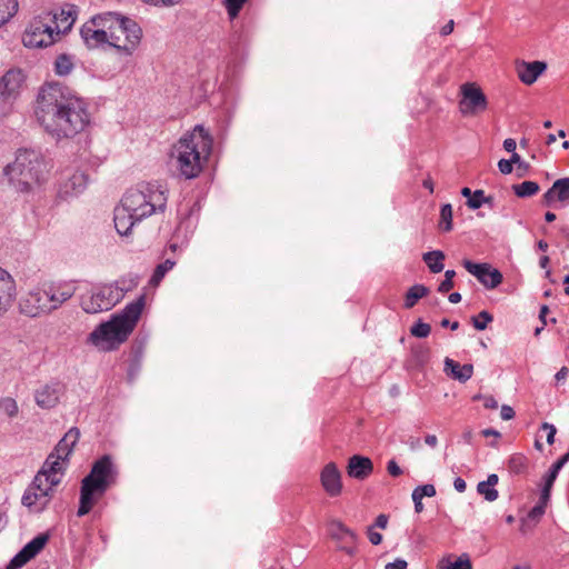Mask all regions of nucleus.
I'll use <instances>...</instances> for the list:
<instances>
[{"mask_svg":"<svg viewBox=\"0 0 569 569\" xmlns=\"http://www.w3.org/2000/svg\"><path fill=\"white\" fill-rule=\"evenodd\" d=\"M34 114L43 129L58 140L74 137L90 122L87 103L60 83L41 87Z\"/></svg>","mask_w":569,"mask_h":569,"instance_id":"obj_1","label":"nucleus"},{"mask_svg":"<svg viewBox=\"0 0 569 569\" xmlns=\"http://www.w3.org/2000/svg\"><path fill=\"white\" fill-rule=\"evenodd\" d=\"M212 150V138L202 126L184 133L171 149V160L186 179L197 178Z\"/></svg>","mask_w":569,"mask_h":569,"instance_id":"obj_2","label":"nucleus"},{"mask_svg":"<svg viewBox=\"0 0 569 569\" xmlns=\"http://www.w3.org/2000/svg\"><path fill=\"white\" fill-rule=\"evenodd\" d=\"M142 315V296L122 311L113 313L110 320L100 323L88 336V342L101 351H112L126 342Z\"/></svg>","mask_w":569,"mask_h":569,"instance_id":"obj_3","label":"nucleus"},{"mask_svg":"<svg viewBox=\"0 0 569 569\" xmlns=\"http://www.w3.org/2000/svg\"><path fill=\"white\" fill-rule=\"evenodd\" d=\"M49 166L42 154L34 150H19L13 162L7 164L3 174L18 191L28 192L44 182Z\"/></svg>","mask_w":569,"mask_h":569,"instance_id":"obj_4","label":"nucleus"},{"mask_svg":"<svg viewBox=\"0 0 569 569\" xmlns=\"http://www.w3.org/2000/svg\"><path fill=\"white\" fill-rule=\"evenodd\" d=\"M117 478L118 468L109 455L94 461L89 475L81 481L78 516L87 515L106 491L117 482Z\"/></svg>","mask_w":569,"mask_h":569,"instance_id":"obj_5","label":"nucleus"},{"mask_svg":"<svg viewBox=\"0 0 569 569\" xmlns=\"http://www.w3.org/2000/svg\"><path fill=\"white\" fill-rule=\"evenodd\" d=\"M132 283L118 280L112 283L98 284L81 298V308L87 313H98L112 309L120 302L124 293L131 290Z\"/></svg>","mask_w":569,"mask_h":569,"instance_id":"obj_6","label":"nucleus"},{"mask_svg":"<svg viewBox=\"0 0 569 569\" xmlns=\"http://www.w3.org/2000/svg\"><path fill=\"white\" fill-rule=\"evenodd\" d=\"M108 22L111 24L109 31L110 47L119 51L131 53L141 39V28L128 17L117 12H108Z\"/></svg>","mask_w":569,"mask_h":569,"instance_id":"obj_7","label":"nucleus"},{"mask_svg":"<svg viewBox=\"0 0 569 569\" xmlns=\"http://www.w3.org/2000/svg\"><path fill=\"white\" fill-rule=\"evenodd\" d=\"M59 33L57 14L43 12L30 21L23 33L22 42L29 48H44L51 46Z\"/></svg>","mask_w":569,"mask_h":569,"instance_id":"obj_8","label":"nucleus"},{"mask_svg":"<svg viewBox=\"0 0 569 569\" xmlns=\"http://www.w3.org/2000/svg\"><path fill=\"white\" fill-rule=\"evenodd\" d=\"M57 480L54 477L49 479L43 472H37L32 482L27 487L21 498V503L30 512L40 513L50 503L54 496Z\"/></svg>","mask_w":569,"mask_h":569,"instance_id":"obj_9","label":"nucleus"},{"mask_svg":"<svg viewBox=\"0 0 569 569\" xmlns=\"http://www.w3.org/2000/svg\"><path fill=\"white\" fill-rule=\"evenodd\" d=\"M110 29L111 24L108 22V12H104L92 17L86 22L80 30V34L89 49L104 46L110 47Z\"/></svg>","mask_w":569,"mask_h":569,"instance_id":"obj_10","label":"nucleus"},{"mask_svg":"<svg viewBox=\"0 0 569 569\" xmlns=\"http://www.w3.org/2000/svg\"><path fill=\"white\" fill-rule=\"evenodd\" d=\"M48 297L46 284L30 289L19 301L21 313L32 318L49 315L51 310Z\"/></svg>","mask_w":569,"mask_h":569,"instance_id":"obj_11","label":"nucleus"},{"mask_svg":"<svg viewBox=\"0 0 569 569\" xmlns=\"http://www.w3.org/2000/svg\"><path fill=\"white\" fill-rule=\"evenodd\" d=\"M24 83L21 70L11 69L0 79V103H12L19 96Z\"/></svg>","mask_w":569,"mask_h":569,"instance_id":"obj_12","label":"nucleus"},{"mask_svg":"<svg viewBox=\"0 0 569 569\" xmlns=\"http://www.w3.org/2000/svg\"><path fill=\"white\" fill-rule=\"evenodd\" d=\"M462 98L459 102L460 111L463 114H473L487 108V98L480 88L473 83H465L461 87Z\"/></svg>","mask_w":569,"mask_h":569,"instance_id":"obj_13","label":"nucleus"},{"mask_svg":"<svg viewBox=\"0 0 569 569\" xmlns=\"http://www.w3.org/2000/svg\"><path fill=\"white\" fill-rule=\"evenodd\" d=\"M144 192V218L157 212H163L167 207L168 189L164 184L148 183Z\"/></svg>","mask_w":569,"mask_h":569,"instance_id":"obj_14","label":"nucleus"},{"mask_svg":"<svg viewBox=\"0 0 569 569\" xmlns=\"http://www.w3.org/2000/svg\"><path fill=\"white\" fill-rule=\"evenodd\" d=\"M330 537L337 542L338 548L349 556L357 551V535L339 520L329 523Z\"/></svg>","mask_w":569,"mask_h":569,"instance_id":"obj_15","label":"nucleus"},{"mask_svg":"<svg viewBox=\"0 0 569 569\" xmlns=\"http://www.w3.org/2000/svg\"><path fill=\"white\" fill-rule=\"evenodd\" d=\"M64 391L66 386L58 380H53L34 391V401L41 409H51L59 403Z\"/></svg>","mask_w":569,"mask_h":569,"instance_id":"obj_16","label":"nucleus"},{"mask_svg":"<svg viewBox=\"0 0 569 569\" xmlns=\"http://www.w3.org/2000/svg\"><path fill=\"white\" fill-rule=\"evenodd\" d=\"M48 533H40L29 541L9 562L7 569H20L28 561L33 559L47 545Z\"/></svg>","mask_w":569,"mask_h":569,"instance_id":"obj_17","label":"nucleus"},{"mask_svg":"<svg viewBox=\"0 0 569 569\" xmlns=\"http://www.w3.org/2000/svg\"><path fill=\"white\" fill-rule=\"evenodd\" d=\"M141 218L142 213H133L126 211L123 208L116 207L113 217L114 228L120 237L129 242L133 228L140 222Z\"/></svg>","mask_w":569,"mask_h":569,"instance_id":"obj_18","label":"nucleus"},{"mask_svg":"<svg viewBox=\"0 0 569 569\" xmlns=\"http://www.w3.org/2000/svg\"><path fill=\"white\" fill-rule=\"evenodd\" d=\"M320 482L330 497H338L342 492L341 472L335 462L327 463L320 472Z\"/></svg>","mask_w":569,"mask_h":569,"instance_id":"obj_19","label":"nucleus"},{"mask_svg":"<svg viewBox=\"0 0 569 569\" xmlns=\"http://www.w3.org/2000/svg\"><path fill=\"white\" fill-rule=\"evenodd\" d=\"M48 293V302L50 303L51 312L59 309L66 301H68L76 292V287L72 283H50L46 284Z\"/></svg>","mask_w":569,"mask_h":569,"instance_id":"obj_20","label":"nucleus"},{"mask_svg":"<svg viewBox=\"0 0 569 569\" xmlns=\"http://www.w3.org/2000/svg\"><path fill=\"white\" fill-rule=\"evenodd\" d=\"M88 184V176L82 171H76L60 183L59 193L63 198L78 196Z\"/></svg>","mask_w":569,"mask_h":569,"instance_id":"obj_21","label":"nucleus"},{"mask_svg":"<svg viewBox=\"0 0 569 569\" xmlns=\"http://www.w3.org/2000/svg\"><path fill=\"white\" fill-rule=\"evenodd\" d=\"M16 297V282L12 276L0 267V316L11 306Z\"/></svg>","mask_w":569,"mask_h":569,"instance_id":"obj_22","label":"nucleus"},{"mask_svg":"<svg viewBox=\"0 0 569 569\" xmlns=\"http://www.w3.org/2000/svg\"><path fill=\"white\" fill-rule=\"evenodd\" d=\"M373 471V463L370 458L353 455L349 458L347 466V473L349 477L355 478L357 480L367 479Z\"/></svg>","mask_w":569,"mask_h":569,"instance_id":"obj_23","label":"nucleus"},{"mask_svg":"<svg viewBox=\"0 0 569 569\" xmlns=\"http://www.w3.org/2000/svg\"><path fill=\"white\" fill-rule=\"evenodd\" d=\"M569 199V177L556 180L543 194V203L551 206L555 201L565 202Z\"/></svg>","mask_w":569,"mask_h":569,"instance_id":"obj_24","label":"nucleus"},{"mask_svg":"<svg viewBox=\"0 0 569 569\" xmlns=\"http://www.w3.org/2000/svg\"><path fill=\"white\" fill-rule=\"evenodd\" d=\"M546 68L542 61L522 62L517 67L518 77L525 84H532Z\"/></svg>","mask_w":569,"mask_h":569,"instance_id":"obj_25","label":"nucleus"},{"mask_svg":"<svg viewBox=\"0 0 569 569\" xmlns=\"http://www.w3.org/2000/svg\"><path fill=\"white\" fill-rule=\"evenodd\" d=\"M80 438V431L78 428H71L63 438L58 442L52 455H57L58 459L67 460L72 452L74 445Z\"/></svg>","mask_w":569,"mask_h":569,"instance_id":"obj_26","label":"nucleus"},{"mask_svg":"<svg viewBox=\"0 0 569 569\" xmlns=\"http://www.w3.org/2000/svg\"><path fill=\"white\" fill-rule=\"evenodd\" d=\"M66 462L67 460L58 459L57 455L50 453L38 472H43L49 479L54 477L58 487L62 481Z\"/></svg>","mask_w":569,"mask_h":569,"instance_id":"obj_27","label":"nucleus"},{"mask_svg":"<svg viewBox=\"0 0 569 569\" xmlns=\"http://www.w3.org/2000/svg\"><path fill=\"white\" fill-rule=\"evenodd\" d=\"M445 371L448 372L453 379L460 382H466L473 375V366L470 363L460 365L450 358H446Z\"/></svg>","mask_w":569,"mask_h":569,"instance_id":"obj_28","label":"nucleus"},{"mask_svg":"<svg viewBox=\"0 0 569 569\" xmlns=\"http://www.w3.org/2000/svg\"><path fill=\"white\" fill-rule=\"evenodd\" d=\"M117 208H123L126 211L141 213L142 191L139 188L129 189L121 199V203Z\"/></svg>","mask_w":569,"mask_h":569,"instance_id":"obj_29","label":"nucleus"},{"mask_svg":"<svg viewBox=\"0 0 569 569\" xmlns=\"http://www.w3.org/2000/svg\"><path fill=\"white\" fill-rule=\"evenodd\" d=\"M498 481L499 477L496 473L489 475L487 480L480 481L477 485V492L489 502L496 501L499 497L498 490L495 489Z\"/></svg>","mask_w":569,"mask_h":569,"instance_id":"obj_30","label":"nucleus"},{"mask_svg":"<svg viewBox=\"0 0 569 569\" xmlns=\"http://www.w3.org/2000/svg\"><path fill=\"white\" fill-rule=\"evenodd\" d=\"M445 258V253L441 250L429 251L422 256V260L432 273H438L443 270Z\"/></svg>","mask_w":569,"mask_h":569,"instance_id":"obj_31","label":"nucleus"},{"mask_svg":"<svg viewBox=\"0 0 569 569\" xmlns=\"http://www.w3.org/2000/svg\"><path fill=\"white\" fill-rule=\"evenodd\" d=\"M546 507L537 503L527 515V518L522 520L520 530L526 533L529 529L536 526L541 517L545 515Z\"/></svg>","mask_w":569,"mask_h":569,"instance_id":"obj_32","label":"nucleus"},{"mask_svg":"<svg viewBox=\"0 0 569 569\" xmlns=\"http://www.w3.org/2000/svg\"><path fill=\"white\" fill-rule=\"evenodd\" d=\"M429 289L423 284H415L409 288L405 298V307L411 309L418 302L419 299L426 297Z\"/></svg>","mask_w":569,"mask_h":569,"instance_id":"obj_33","label":"nucleus"},{"mask_svg":"<svg viewBox=\"0 0 569 569\" xmlns=\"http://www.w3.org/2000/svg\"><path fill=\"white\" fill-rule=\"evenodd\" d=\"M439 569H472V565L469 556L463 553L455 560L450 558L442 559L439 563Z\"/></svg>","mask_w":569,"mask_h":569,"instance_id":"obj_34","label":"nucleus"},{"mask_svg":"<svg viewBox=\"0 0 569 569\" xmlns=\"http://www.w3.org/2000/svg\"><path fill=\"white\" fill-rule=\"evenodd\" d=\"M17 0H0V27L6 24L18 12Z\"/></svg>","mask_w":569,"mask_h":569,"instance_id":"obj_35","label":"nucleus"},{"mask_svg":"<svg viewBox=\"0 0 569 569\" xmlns=\"http://www.w3.org/2000/svg\"><path fill=\"white\" fill-rule=\"evenodd\" d=\"M512 190L517 197L528 198L535 196L540 190V187L535 181H523L521 183L513 184Z\"/></svg>","mask_w":569,"mask_h":569,"instance_id":"obj_36","label":"nucleus"},{"mask_svg":"<svg viewBox=\"0 0 569 569\" xmlns=\"http://www.w3.org/2000/svg\"><path fill=\"white\" fill-rule=\"evenodd\" d=\"M174 266V261L167 259L162 263H159L153 271L149 280V286L156 287L160 283V281L164 278L166 273L171 270Z\"/></svg>","mask_w":569,"mask_h":569,"instance_id":"obj_37","label":"nucleus"},{"mask_svg":"<svg viewBox=\"0 0 569 569\" xmlns=\"http://www.w3.org/2000/svg\"><path fill=\"white\" fill-rule=\"evenodd\" d=\"M502 273L489 264L486 276H483L485 282L480 283L487 289H495L502 282Z\"/></svg>","mask_w":569,"mask_h":569,"instance_id":"obj_38","label":"nucleus"},{"mask_svg":"<svg viewBox=\"0 0 569 569\" xmlns=\"http://www.w3.org/2000/svg\"><path fill=\"white\" fill-rule=\"evenodd\" d=\"M528 460L521 453L512 455L508 460V469L513 475H521L527 469Z\"/></svg>","mask_w":569,"mask_h":569,"instance_id":"obj_39","label":"nucleus"},{"mask_svg":"<svg viewBox=\"0 0 569 569\" xmlns=\"http://www.w3.org/2000/svg\"><path fill=\"white\" fill-rule=\"evenodd\" d=\"M0 412L9 419H13L19 413L18 402L11 397L0 399Z\"/></svg>","mask_w":569,"mask_h":569,"instance_id":"obj_40","label":"nucleus"},{"mask_svg":"<svg viewBox=\"0 0 569 569\" xmlns=\"http://www.w3.org/2000/svg\"><path fill=\"white\" fill-rule=\"evenodd\" d=\"M462 266L469 273L475 276L479 282H485L483 276H486L489 263H477L471 260H463Z\"/></svg>","mask_w":569,"mask_h":569,"instance_id":"obj_41","label":"nucleus"},{"mask_svg":"<svg viewBox=\"0 0 569 569\" xmlns=\"http://www.w3.org/2000/svg\"><path fill=\"white\" fill-rule=\"evenodd\" d=\"M73 69L72 58L68 54H60L57 57L54 62L56 73L59 76H67Z\"/></svg>","mask_w":569,"mask_h":569,"instance_id":"obj_42","label":"nucleus"},{"mask_svg":"<svg viewBox=\"0 0 569 569\" xmlns=\"http://www.w3.org/2000/svg\"><path fill=\"white\" fill-rule=\"evenodd\" d=\"M439 227L445 232L452 230V207L450 203L441 206Z\"/></svg>","mask_w":569,"mask_h":569,"instance_id":"obj_43","label":"nucleus"},{"mask_svg":"<svg viewBox=\"0 0 569 569\" xmlns=\"http://www.w3.org/2000/svg\"><path fill=\"white\" fill-rule=\"evenodd\" d=\"M492 320V315L487 310H482L477 316L471 317L472 326L480 331L485 330Z\"/></svg>","mask_w":569,"mask_h":569,"instance_id":"obj_44","label":"nucleus"},{"mask_svg":"<svg viewBox=\"0 0 569 569\" xmlns=\"http://www.w3.org/2000/svg\"><path fill=\"white\" fill-rule=\"evenodd\" d=\"M431 331L429 323L418 320L410 329L412 336L417 338H427Z\"/></svg>","mask_w":569,"mask_h":569,"instance_id":"obj_45","label":"nucleus"},{"mask_svg":"<svg viewBox=\"0 0 569 569\" xmlns=\"http://www.w3.org/2000/svg\"><path fill=\"white\" fill-rule=\"evenodd\" d=\"M437 491L433 485L427 483L413 489L411 498L433 497Z\"/></svg>","mask_w":569,"mask_h":569,"instance_id":"obj_46","label":"nucleus"},{"mask_svg":"<svg viewBox=\"0 0 569 569\" xmlns=\"http://www.w3.org/2000/svg\"><path fill=\"white\" fill-rule=\"evenodd\" d=\"M485 191L478 189L473 191L472 197L467 200V206L469 209L477 210L482 207V199L485 198Z\"/></svg>","mask_w":569,"mask_h":569,"instance_id":"obj_47","label":"nucleus"},{"mask_svg":"<svg viewBox=\"0 0 569 569\" xmlns=\"http://www.w3.org/2000/svg\"><path fill=\"white\" fill-rule=\"evenodd\" d=\"M247 0H226V8L230 18H236Z\"/></svg>","mask_w":569,"mask_h":569,"instance_id":"obj_48","label":"nucleus"},{"mask_svg":"<svg viewBox=\"0 0 569 569\" xmlns=\"http://www.w3.org/2000/svg\"><path fill=\"white\" fill-rule=\"evenodd\" d=\"M561 469L562 467L560 466V463H558L557 461L553 462L545 477V482H547L549 486H553V482L557 479L558 473L560 472Z\"/></svg>","mask_w":569,"mask_h":569,"instance_id":"obj_49","label":"nucleus"},{"mask_svg":"<svg viewBox=\"0 0 569 569\" xmlns=\"http://www.w3.org/2000/svg\"><path fill=\"white\" fill-rule=\"evenodd\" d=\"M541 429L547 432V435H546L547 442L549 445H552L555 442V436L557 432L556 427L551 423L543 422L541 425Z\"/></svg>","mask_w":569,"mask_h":569,"instance_id":"obj_50","label":"nucleus"},{"mask_svg":"<svg viewBox=\"0 0 569 569\" xmlns=\"http://www.w3.org/2000/svg\"><path fill=\"white\" fill-rule=\"evenodd\" d=\"M181 0H144V3L154 6V7H163V8H170L178 3H180Z\"/></svg>","mask_w":569,"mask_h":569,"instance_id":"obj_51","label":"nucleus"},{"mask_svg":"<svg viewBox=\"0 0 569 569\" xmlns=\"http://www.w3.org/2000/svg\"><path fill=\"white\" fill-rule=\"evenodd\" d=\"M551 488L552 486H549L547 482H545L542 489H541V493H540V498H539V505L541 506H547L549 499H550V491H551Z\"/></svg>","mask_w":569,"mask_h":569,"instance_id":"obj_52","label":"nucleus"},{"mask_svg":"<svg viewBox=\"0 0 569 569\" xmlns=\"http://www.w3.org/2000/svg\"><path fill=\"white\" fill-rule=\"evenodd\" d=\"M387 471L392 477H399L400 475H402V469L399 467V465L393 459L388 461Z\"/></svg>","mask_w":569,"mask_h":569,"instance_id":"obj_53","label":"nucleus"},{"mask_svg":"<svg viewBox=\"0 0 569 569\" xmlns=\"http://www.w3.org/2000/svg\"><path fill=\"white\" fill-rule=\"evenodd\" d=\"M498 168L500 170L501 173L503 174H509L512 172V161L507 160V159H501L499 162H498Z\"/></svg>","mask_w":569,"mask_h":569,"instance_id":"obj_54","label":"nucleus"},{"mask_svg":"<svg viewBox=\"0 0 569 569\" xmlns=\"http://www.w3.org/2000/svg\"><path fill=\"white\" fill-rule=\"evenodd\" d=\"M407 567H408L407 561L398 558L392 562H388L385 568L386 569H407Z\"/></svg>","mask_w":569,"mask_h":569,"instance_id":"obj_55","label":"nucleus"},{"mask_svg":"<svg viewBox=\"0 0 569 569\" xmlns=\"http://www.w3.org/2000/svg\"><path fill=\"white\" fill-rule=\"evenodd\" d=\"M368 539H369V541H370L372 545L377 546V545L381 543V541H382V536H381V533H379V532L375 531V530L370 527V528L368 529Z\"/></svg>","mask_w":569,"mask_h":569,"instance_id":"obj_56","label":"nucleus"},{"mask_svg":"<svg viewBox=\"0 0 569 569\" xmlns=\"http://www.w3.org/2000/svg\"><path fill=\"white\" fill-rule=\"evenodd\" d=\"M500 416L502 420H510L515 417V410L507 405L501 407Z\"/></svg>","mask_w":569,"mask_h":569,"instance_id":"obj_57","label":"nucleus"},{"mask_svg":"<svg viewBox=\"0 0 569 569\" xmlns=\"http://www.w3.org/2000/svg\"><path fill=\"white\" fill-rule=\"evenodd\" d=\"M453 280L445 279L438 287L440 293H447L453 288Z\"/></svg>","mask_w":569,"mask_h":569,"instance_id":"obj_58","label":"nucleus"},{"mask_svg":"<svg viewBox=\"0 0 569 569\" xmlns=\"http://www.w3.org/2000/svg\"><path fill=\"white\" fill-rule=\"evenodd\" d=\"M483 407L487 409H497L498 401L492 396H487L483 398Z\"/></svg>","mask_w":569,"mask_h":569,"instance_id":"obj_59","label":"nucleus"},{"mask_svg":"<svg viewBox=\"0 0 569 569\" xmlns=\"http://www.w3.org/2000/svg\"><path fill=\"white\" fill-rule=\"evenodd\" d=\"M388 525V516L381 513L376 518L375 526L385 529Z\"/></svg>","mask_w":569,"mask_h":569,"instance_id":"obj_60","label":"nucleus"},{"mask_svg":"<svg viewBox=\"0 0 569 569\" xmlns=\"http://www.w3.org/2000/svg\"><path fill=\"white\" fill-rule=\"evenodd\" d=\"M503 148L506 151L508 152H515L516 148H517V142L515 139H511V138H508L503 141Z\"/></svg>","mask_w":569,"mask_h":569,"instance_id":"obj_61","label":"nucleus"},{"mask_svg":"<svg viewBox=\"0 0 569 569\" xmlns=\"http://www.w3.org/2000/svg\"><path fill=\"white\" fill-rule=\"evenodd\" d=\"M453 487H455V489L458 492H465L466 488H467V485H466V481L462 478L458 477L453 481Z\"/></svg>","mask_w":569,"mask_h":569,"instance_id":"obj_62","label":"nucleus"},{"mask_svg":"<svg viewBox=\"0 0 569 569\" xmlns=\"http://www.w3.org/2000/svg\"><path fill=\"white\" fill-rule=\"evenodd\" d=\"M569 373V369L567 367H562L555 376V379L559 382L565 380Z\"/></svg>","mask_w":569,"mask_h":569,"instance_id":"obj_63","label":"nucleus"},{"mask_svg":"<svg viewBox=\"0 0 569 569\" xmlns=\"http://www.w3.org/2000/svg\"><path fill=\"white\" fill-rule=\"evenodd\" d=\"M548 312H549V308H548V306H546V305L541 306V308H540V312H539V320L543 323V326H546V325H547V319H546V317H547V313H548Z\"/></svg>","mask_w":569,"mask_h":569,"instance_id":"obj_64","label":"nucleus"}]
</instances>
